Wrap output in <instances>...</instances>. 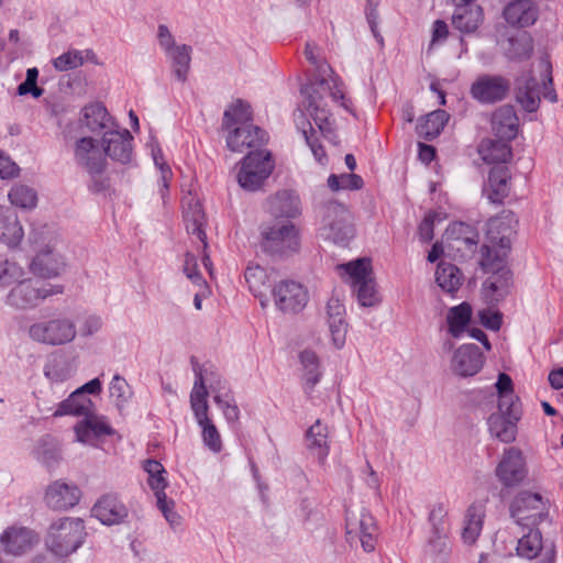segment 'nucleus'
<instances>
[{
	"label": "nucleus",
	"mask_w": 563,
	"mask_h": 563,
	"mask_svg": "<svg viewBox=\"0 0 563 563\" xmlns=\"http://www.w3.org/2000/svg\"><path fill=\"white\" fill-rule=\"evenodd\" d=\"M306 445L309 452L318 459L320 464H324L329 452V429L320 419L307 430Z\"/></svg>",
	"instance_id": "c756f323"
},
{
	"label": "nucleus",
	"mask_w": 563,
	"mask_h": 563,
	"mask_svg": "<svg viewBox=\"0 0 563 563\" xmlns=\"http://www.w3.org/2000/svg\"><path fill=\"white\" fill-rule=\"evenodd\" d=\"M533 52V40L530 34L522 33L509 38L507 56L510 59L522 60L531 56Z\"/></svg>",
	"instance_id": "8fccbe9b"
},
{
	"label": "nucleus",
	"mask_w": 563,
	"mask_h": 563,
	"mask_svg": "<svg viewBox=\"0 0 563 563\" xmlns=\"http://www.w3.org/2000/svg\"><path fill=\"white\" fill-rule=\"evenodd\" d=\"M345 529L346 541L351 547L360 542L365 552L375 550L377 526L368 511L362 510L358 515L347 512Z\"/></svg>",
	"instance_id": "f8f14e48"
},
{
	"label": "nucleus",
	"mask_w": 563,
	"mask_h": 563,
	"mask_svg": "<svg viewBox=\"0 0 563 563\" xmlns=\"http://www.w3.org/2000/svg\"><path fill=\"white\" fill-rule=\"evenodd\" d=\"M528 533L523 534L517 544V554L528 560L534 559L542 550V536L534 527L527 528Z\"/></svg>",
	"instance_id": "49530a36"
},
{
	"label": "nucleus",
	"mask_w": 563,
	"mask_h": 563,
	"mask_svg": "<svg viewBox=\"0 0 563 563\" xmlns=\"http://www.w3.org/2000/svg\"><path fill=\"white\" fill-rule=\"evenodd\" d=\"M184 221L187 232L191 235H196L202 243L203 251H206L208 246L207 234L205 231L206 217L202 207L198 201L189 203L184 210Z\"/></svg>",
	"instance_id": "e433bc0d"
},
{
	"label": "nucleus",
	"mask_w": 563,
	"mask_h": 563,
	"mask_svg": "<svg viewBox=\"0 0 563 563\" xmlns=\"http://www.w3.org/2000/svg\"><path fill=\"white\" fill-rule=\"evenodd\" d=\"M481 266L486 273L492 275L484 283V287L489 291L492 300L499 301L510 291L512 285V273L507 266V256L492 255V250L487 245L481 249Z\"/></svg>",
	"instance_id": "20e7f679"
},
{
	"label": "nucleus",
	"mask_w": 563,
	"mask_h": 563,
	"mask_svg": "<svg viewBox=\"0 0 563 563\" xmlns=\"http://www.w3.org/2000/svg\"><path fill=\"white\" fill-rule=\"evenodd\" d=\"M77 331L73 320L68 318H55L32 324L29 335L36 342L56 346L71 342Z\"/></svg>",
	"instance_id": "9d476101"
},
{
	"label": "nucleus",
	"mask_w": 563,
	"mask_h": 563,
	"mask_svg": "<svg viewBox=\"0 0 563 563\" xmlns=\"http://www.w3.org/2000/svg\"><path fill=\"white\" fill-rule=\"evenodd\" d=\"M261 250L275 257H288L300 251V229L289 220H271L260 227Z\"/></svg>",
	"instance_id": "f257e3e1"
},
{
	"label": "nucleus",
	"mask_w": 563,
	"mask_h": 563,
	"mask_svg": "<svg viewBox=\"0 0 563 563\" xmlns=\"http://www.w3.org/2000/svg\"><path fill=\"white\" fill-rule=\"evenodd\" d=\"M503 16L511 27H529L538 21L539 7L532 0H514L504 8Z\"/></svg>",
	"instance_id": "412c9836"
},
{
	"label": "nucleus",
	"mask_w": 563,
	"mask_h": 563,
	"mask_svg": "<svg viewBox=\"0 0 563 563\" xmlns=\"http://www.w3.org/2000/svg\"><path fill=\"white\" fill-rule=\"evenodd\" d=\"M517 224L518 219L510 210H504L487 221L486 238L489 244L486 245L490 247L492 255L508 256Z\"/></svg>",
	"instance_id": "6e6552de"
},
{
	"label": "nucleus",
	"mask_w": 563,
	"mask_h": 563,
	"mask_svg": "<svg viewBox=\"0 0 563 563\" xmlns=\"http://www.w3.org/2000/svg\"><path fill=\"white\" fill-rule=\"evenodd\" d=\"M190 362L192 365V371L196 376L195 383L198 380V377L201 378L203 389L207 393V396L209 395L208 388L214 395L222 394L228 389L227 382L221 377V375L216 371V368L212 365L201 366L197 362V358L195 356H191Z\"/></svg>",
	"instance_id": "c9c22d12"
},
{
	"label": "nucleus",
	"mask_w": 563,
	"mask_h": 563,
	"mask_svg": "<svg viewBox=\"0 0 563 563\" xmlns=\"http://www.w3.org/2000/svg\"><path fill=\"white\" fill-rule=\"evenodd\" d=\"M34 453L36 460L48 470L55 468L60 461L58 444L48 435L37 442Z\"/></svg>",
	"instance_id": "37998d69"
},
{
	"label": "nucleus",
	"mask_w": 563,
	"mask_h": 563,
	"mask_svg": "<svg viewBox=\"0 0 563 563\" xmlns=\"http://www.w3.org/2000/svg\"><path fill=\"white\" fill-rule=\"evenodd\" d=\"M133 137L128 130L108 131L102 136L104 155L121 164H128L132 158Z\"/></svg>",
	"instance_id": "b1692460"
},
{
	"label": "nucleus",
	"mask_w": 563,
	"mask_h": 563,
	"mask_svg": "<svg viewBox=\"0 0 563 563\" xmlns=\"http://www.w3.org/2000/svg\"><path fill=\"white\" fill-rule=\"evenodd\" d=\"M91 411H96V406L92 400L89 397H84L80 391L75 390L68 398L59 402L53 416H75L85 418L91 413Z\"/></svg>",
	"instance_id": "f704fd0d"
},
{
	"label": "nucleus",
	"mask_w": 563,
	"mask_h": 563,
	"mask_svg": "<svg viewBox=\"0 0 563 563\" xmlns=\"http://www.w3.org/2000/svg\"><path fill=\"white\" fill-rule=\"evenodd\" d=\"M274 168L275 162L269 151H251L241 161L236 180L244 190L256 191L262 188Z\"/></svg>",
	"instance_id": "39448f33"
},
{
	"label": "nucleus",
	"mask_w": 563,
	"mask_h": 563,
	"mask_svg": "<svg viewBox=\"0 0 563 563\" xmlns=\"http://www.w3.org/2000/svg\"><path fill=\"white\" fill-rule=\"evenodd\" d=\"M253 123V110L249 102L236 99L224 110L221 129L229 131Z\"/></svg>",
	"instance_id": "2f4dec72"
},
{
	"label": "nucleus",
	"mask_w": 563,
	"mask_h": 563,
	"mask_svg": "<svg viewBox=\"0 0 563 563\" xmlns=\"http://www.w3.org/2000/svg\"><path fill=\"white\" fill-rule=\"evenodd\" d=\"M510 141L494 139H484L478 145V154L487 164L501 165L512 158Z\"/></svg>",
	"instance_id": "473e14b6"
},
{
	"label": "nucleus",
	"mask_w": 563,
	"mask_h": 563,
	"mask_svg": "<svg viewBox=\"0 0 563 563\" xmlns=\"http://www.w3.org/2000/svg\"><path fill=\"white\" fill-rule=\"evenodd\" d=\"M244 276L250 290L255 296L262 294L264 288H271L266 271L261 266L247 267Z\"/></svg>",
	"instance_id": "4d7b16f0"
},
{
	"label": "nucleus",
	"mask_w": 563,
	"mask_h": 563,
	"mask_svg": "<svg viewBox=\"0 0 563 563\" xmlns=\"http://www.w3.org/2000/svg\"><path fill=\"white\" fill-rule=\"evenodd\" d=\"M472 318V307L467 302H462L459 306L452 307L448 311L446 321L449 324V332L453 338H460L465 331Z\"/></svg>",
	"instance_id": "79ce46f5"
},
{
	"label": "nucleus",
	"mask_w": 563,
	"mask_h": 563,
	"mask_svg": "<svg viewBox=\"0 0 563 563\" xmlns=\"http://www.w3.org/2000/svg\"><path fill=\"white\" fill-rule=\"evenodd\" d=\"M8 197L13 206L21 209L31 210L37 205L36 191L26 185L15 184L9 191Z\"/></svg>",
	"instance_id": "09e8293b"
},
{
	"label": "nucleus",
	"mask_w": 563,
	"mask_h": 563,
	"mask_svg": "<svg viewBox=\"0 0 563 563\" xmlns=\"http://www.w3.org/2000/svg\"><path fill=\"white\" fill-rule=\"evenodd\" d=\"M424 552L434 559L446 556L450 552L449 533L430 532Z\"/></svg>",
	"instance_id": "5fc2aeb1"
},
{
	"label": "nucleus",
	"mask_w": 563,
	"mask_h": 563,
	"mask_svg": "<svg viewBox=\"0 0 563 563\" xmlns=\"http://www.w3.org/2000/svg\"><path fill=\"white\" fill-rule=\"evenodd\" d=\"M85 57L81 51L69 49L53 59V66L58 71L76 69L84 65Z\"/></svg>",
	"instance_id": "bf43d9fd"
},
{
	"label": "nucleus",
	"mask_w": 563,
	"mask_h": 563,
	"mask_svg": "<svg viewBox=\"0 0 563 563\" xmlns=\"http://www.w3.org/2000/svg\"><path fill=\"white\" fill-rule=\"evenodd\" d=\"M325 87L330 89L328 80L322 78L317 82L312 84L310 87L301 89V93L306 95L307 110H311V108L322 106V96L320 93V89H324Z\"/></svg>",
	"instance_id": "338daca9"
},
{
	"label": "nucleus",
	"mask_w": 563,
	"mask_h": 563,
	"mask_svg": "<svg viewBox=\"0 0 563 563\" xmlns=\"http://www.w3.org/2000/svg\"><path fill=\"white\" fill-rule=\"evenodd\" d=\"M299 361L302 366L306 388L311 391L322 376L320 360L314 351L307 349L300 352Z\"/></svg>",
	"instance_id": "58836bf2"
},
{
	"label": "nucleus",
	"mask_w": 563,
	"mask_h": 563,
	"mask_svg": "<svg viewBox=\"0 0 563 563\" xmlns=\"http://www.w3.org/2000/svg\"><path fill=\"white\" fill-rule=\"evenodd\" d=\"M7 553L21 555L32 549L37 542L36 534L27 528H9L1 538Z\"/></svg>",
	"instance_id": "c85d7f7f"
},
{
	"label": "nucleus",
	"mask_w": 563,
	"mask_h": 563,
	"mask_svg": "<svg viewBox=\"0 0 563 563\" xmlns=\"http://www.w3.org/2000/svg\"><path fill=\"white\" fill-rule=\"evenodd\" d=\"M18 282L7 296V303L15 309L34 308L45 298L64 291L63 286L59 285H40L32 279Z\"/></svg>",
	"instance_id": "1a4fd4ad"
},
{
	"label": "nucleus",
	"mask_w": 563,
	"mask_h": 563,
	"mask_svg": "<svg viewBox=\"0 0 563 563\" xmlns=\"http://www.w3.org/2000/svg\"><path fill=\"white\" fill-rule=\"evenodd\" d=\"M510 516L518 526L530 528L543 521L548 512L540 494L520 492L510 505Z\"/></svg>",
	"instance_id": "9b49d317"
},
{
	"label": "nucleus",
	"mask_w": 563,
	"mask_h": 563,
	"mask_svg": "<svg viewBox=\"0 0 563 563\" xmlns=\"http://www.w3.org/2000/svg\"><path fill=\"white\" fill-rule=\"evenodd\" d=\"M38 69L36 67L26 70V78L18 86V95L25 96L32 95L34 98H40L44 93V89L37 86Z\"/></svg>",
	"instance_id": "680f3d73"
},
{
	"label": "nucleus",
	"mask_w": 563,
	"mask_h": 563,
	"mask_svg": "<svg viewBox=\"0 0 563 563\" xmlns=\"http://www.w3.org/2000/svg\"><path fill=\"white\" fill-rule=\"evenodd\" d=\"M80 490L76 485L56 481L48 485L44 500L54 510H67L79 503Z\"/></svg>",
	"instance_id": "393cba45"
},
{
	"label": "nucleus",
	"mask_w": 563,
	"mask_h": 563,
	"mask_svg": "<svg viewBox=\"0 0 563 563\" xmlns=\"http://www.w3.org/2000/svg\"><path fill=\"white\" fill-rule=\"evenodd\" d=\"M225 132L227 147L231 152L242 153L245 150L261 151L260 147L268 142L267 132L253 123Z\"/></svg>",
	"instance_id": "4468645a"
},
{
	"label": "nucleus",
	"mask_w": 563,
	"mask_h": 563,
	"mask_svg": "<svg viewBox=\"0 0 563 563\" xmlns=\"http://www.w3.org/2000/svg\"><path fill=\"white\" fill-rule=\"evenodd\" d=\"M352 280V285L373 278L371 260L366 257L357 258L341 265Z\"/></svg>",
	"instance_id": "3c124183"
},
{
	"label": "nucleus",
	"mask_w": 563,
	"mask_h": 563,
	"mask_svg": "<svg viewBox=\"0 0 563 563\" xmlns=\"http://www.w3.org/2000/svg\"><path fill=\"white\" fill-rule=\"evenodd\" d=\"M30 268L34 275L43 278L56 277L64 268L62 257L51 249L41 251L32 260Z\"/></svg>",
	"instance_id": "72a5a7b5"
},
{
	"label": "nucleus",
	"mask_w": 563,
	"mask_h": 563,
	"mask_svg": "<svg viewBox=\"0 0 563 563\" xmlns=\"http://www.w3.org/2000/svg\"><path fill=\"white\" fill-rule=\"evenodd\" d=\"M268 212L273 220H289L301 214L299 196L292 190H282L268 198Z\"/></svg>",
	"instance_id": "5701e85b"
},
{
	"label": "nucleus",
	"mask_w": 563,
	"mask_h": 563,
	"mask_svg": "<svg viewBox=\"0 0 563 563\" xmlns=\"http://www.w3.org/2000/svg\"><path fill=\"white\" fill-rule=\"evenodd\" d=\"M24 275L23 268L15 262L3 261L0 262V286H9L16 280L21 279Z\"/></svg>",
	"instance_id": "052dcab7"
},
{
	"label": "nucleus",
	"mask_w": 563,
	"mask_h": 563,
	"mask_svg": "<svg viewBox=\"0 0 563 563\" xmlns=\"http://www.w3.org/2000/svg\"><path fill=\"white\" fill-rule=\"evenodd\" d=\"M328 323L334 346L341 349L345 343L347 332V323L344 316L328 319Z\"/></svg>",
	"instance_id": "69168bd1"
},
{
	"label": "nucleus",
	"mask_w": 563,
	"mask_h": 563,
	"mask_svg": "<svg viewBox=\"0 0 563 563\" xmlns=\"http://www.w3.org/2000/svg\"><path fill=\"white\" fill-rule=\"evenodd\" d=\"M92 516L107 526L120 525L129 516L126 506L114 494L101 496L91 509Z\"/></svg>",
	"instance_id": "aec40b11"
},
{
	"label": "nucleus",
	"mask_w": 563,
	"mask_h": 563,
	"mask_svg": "<svg viewBox=\"0 0 563 563\" xmlns=\"http://www.w3.org/2000/svg\"><path fill=\"white\" fill-rule=\"evenodd\" d=\"M449 114L444 110H434L417 125V132L428 141L435 139L444 129Z\"/></svg>",
	"instance_id": "ea45409f"
},
{
	"label": "nucleus",
	"mask_w": 563,
	"mask_h": 563,
	"mask_svg": "<svg viewBox=\"0 0 563 563\" xmlns=\"http://www.w3.org/2000/svg\"><path fill=\"white\" fill-rule=\"evenodd\" d=\"M379 1L380 0H366L365 15L374 37L380 45H383L384 38L377 30Z\"/></svg>",
	"instance_id": "774afa93"
},
{
	"label": "nucleus",
	"mask_w": 563,
	"mask_h": 563,
	"mask_svg": "<svg viewBox=\"0 0 563 563\" xmlns=\"http://www.w3.org/2000/svg\"><path fill=\"white\" fill-rule=\"evenodd\" d=\"M519 119L511 106L496 109L492 115V130L494 134L506 141L514 140L518 134Z\"/></svg>",
	"instance_id": "cd10ccee"
},
{
	"label": "nucleus",
	"mask_w": 563,
	"mask_h": 563,
	"mask_svg": "<svg viewBox=\"0 0 563 563\" xmlns=\"http://www.w3.org/2000/svg\"><path fill=\"white\" fill-rule=\"evenodd\" d=\"M190 407L198 426L201 428V438L203 444L213 453H220L223 444L219 430L213 421L209 418V405L207 401V393L203 389L202 380L194 383L190 393Z\"/></svg>",
	"instance_id": "423d86ee"
},
{
	"label": "nucleus",
	"mask_w": 563,
	"mask_h": 563,
	"mask_svg": "<svg viewBox=\"0 0 563 563\" xmlns=\"http://www.w3.org/2000/svg\"><path fill=\"white\" fill-rule=\"evenodd\" d=\"M24 236L18 214L10 208L0 207V242L15 247Z\"/></svg>",
	"instance_id": "7c9ffc66"
},
{
	"label": "nucleus",
	"mask_w": 563,
	"mask_h": 563,
	"mask_svg": "<svg viewBox=\"0 0 563 563\" xmlns=\"http://www.w3.org/2000/svg\"><path fill=\"white\" fill-rule=\"evenodd\" d=\"M463 280V274L457 266L452 263L440 262L435 271V282L442 290L453 294Z\"/></svg>",
	"instance_id": "4c0bfd02"
},
{
	"label": "nucleus",
	"mask_w": 563,
	"mask_h": 563,
	"mask_svg": "<svg viewBox=\"0 0 563 563\" xmlns=\"http://www.w3.org/2000/svg\"><path fill=\"white\" fill-rule=\"evenodd\" d=\"M173 62L174 76L178 81L185 82L190 68L191 62V47L183 44L175 46L167 53Z\"/></svg>",
	"instance_id": "a18cd8bd"
},
{
	"label": "nucleus",
	"mask_w": 563,
	"mask_h": 563,
	"mask_svg": "<svg viewBox=\"0 0 563 563\" xmlns=\"http://www.w3.org/2000/svg\"><path fill=\"white\" fill-rule=\"evenodd\" d=\"M320 212L321 230L327 239L336 244H345L354 236L351 214L343 203L330 200L322 205Z\"/></svg>",
	"instance_id": "0eeeda50"
},
{
	"label": "nucleus",
	"mask_w": 563,
	"mask_h": 563,
	"mask_svg": "<svg viewBox=\"0 0 563 563\" xmlns=\"http://www.w3.org/2000/svg\"><path fill=\"white\" fill-rule=\"evenodd\" d=\"M353 287L356 291L357 300L361 306L373 307L379 302V296L376 290L374 278L362 282Z\"/></svg>",
	"instance_id": "13d9d810"
},
{
	"label": "nucleus",
	"mask_w": 563,
	"mask_h": 563,
	"mask_svg": "<svg viewBox=\"0 0 563 563\" xmlns=\"http://www.w3.org/2000/svg\"><path fill=\"white\" fill-rule=\"evenodd\" d=\"M496 476L507 487L517 485L525 478V461L519 449L511 446L505 450L496 467Z\"/></svg>",
	"instance_id": "6ab92c4d"
},
{
	"label": "nucleus",
	"mask_w": 563,
	"mask_h": 563,
	"mask_svg": "<svg viewBox=\"0 0 563 563\" xmlns=\"http://www.w3.org/2000/svg\"><path fill=\"white\" fill-rule=\"evenodd\" d=\"M276 307L283 312L296 313L301 311L309 299L303 285L295 280H282L273 289Z\"/></svg>",
	"instance_id": "ddd939ff"
},
{
	"label": "nucleus",
	"mask_w": 563,
	"mask_h": 563,
	"mask_svg": "<svg viewBox=\"0 0 563 563\" xmlns=\"http://www.w3.org/2000/svg\"><path fill=\"white\" fill-rule=\"evenodd\" d=\"M430 532L449 533L450 523L448 520V510L442 503L432 506L429 512Z\"/></svg>",
	"instance_id": "6e6d98bb"
},
{
	"label": "nucleus",
	"mask_w": 563,
	"mask_h": 563,
	"mask_svg": "<svg viewBox=\"0 0 563 563\" xmlns=\"http://www.w3.org/2000/svg\"><path fill=\"white\" fill-rule=\"evenodd\" d=\"M84 124L91 131L98 132L108 126L109 114L101 103H92L82 109Z\"/></svg>",
	"instance_id": "de8ad7c7"
},
{
	"label": "nucleus",
	"mask_w": 563,
	"mask_h": 563,
	"mask_svg": "<svg viewBox=\"0 0 563 563\" xmlns=\"http://www.w3.org/2000/svg\"><path fill=\"white\" fill-rule=\"evenodd\" d=\"M144 471L148 474L147 484L154 492L156 498L164 497L165 488L168 483L164 474L166 473L163 464L156 460H146L144 462Z\"/></svg>",
	"instance_id": "c03bdc74"
},
{
	"label": "nucleus",
	"mask_w": 563,
	"mask_h": 563,
	"mask_svg": "<svg viewBox=\"0 0 563 563\" xmlns=\"http://www.w3.org/2000/svg\"><path fill=\"white\" fill-rule=\"evenodd\" d=\"M514 385L509 375L500 373L496 383L499 400L498 408H506V406H520L519 398L514 394Z\"/></svg>",
	"instance_id": "603ef678"
},
{
	"label": "nucleus",
	"mask_w": 563,
	"mask_h": 563,
	"mask_svg": "<svg viewBox=\"0 0 563 563\" xmlns=\"http://www.w3.org/2000/svg\"><path fill=\"white\" fill-rule=\"evenodd\" d=\"M510 90V81L498 75L479 76L471 86V95L481 103L504 100Z\"/></svg>",
	"instance_id": "2eb2a0df"
},
{
	"label": "nucleus",
	"mask_w": 563,
	"mask_h": 563,
	"mask_svg": "<svg viewBox=\"0 0 563 563\" xmlns=\"http://www.w3.org/2000/svg\"><path fill=\"white\" fill-rule=\"evenodd\" d=\"M520 406H506L498 408V412L492 413L487 420L489 432L504 443L516 440L517 422L520 419Z\"/></svg>",
	"instance_id": "dca6fc26"
},
{
	"label": "nucleus",
	"mask_w": 563,
	"mask_h": 563,
	"mask_svg": "<svg viewBox=\"0 0 563 563\" xmlns=\"http://www.w3.org/2000/svg\"><path fill=\"white\" fill-rule=\"evenodd\" d=\"M539 66L541 68V80H538L530 74L522 75L517 80L516 100L527 112H536L539 109L541 95L551 102H556L558 100L556 92L552 87L551 63L543 58L540 60Z\"/></svg>",
	"instance_id": "f03ea898"
},
{
	"label": "nucleus",
	"mask_w": 563,
	"mask_h": 563,
	"mask_svg": "<svg viewBox=\"0 0 563 563\" xmlns=\"http://www.w3.org/2000/svg\"><path fill=\"white\" fill-rule=\"evenodd\" d=\"M454 5L452 25L462 34L475 33L484 21L483 8L474 0L451 1Z\"/></svg>",
	"instance_id": "f3484780"
},
{
	"label": "nucleus",
	"mask_w": 563,
	"mask_h": 563,
	"mask_svg": "<svg viewBox=\"0 0 563 563\" xmlns=\"http://www.w3.org/2000/svg\"><path fill=\"white\" fill-rule=\"evenodd\" d=\"M510 170L506 165H495L489 170L483 194L492 203H503L510 192Z\"/></svg>",
	"instance_id": "a878e982"
},
{
	"label": "nucleus",
	"mask_w": 563,
	"mask_h": 563,
	"mask_svg": "<svg viewBox=\"0 0 563 563\" xmlns=\"http://www.w3.org/2000/svg\"><path fill=\"white\" fill-rule=\"evenodd\" d=\"M86 534L82 519L64 517L51 525L46 545L54 554L67 556L84 543Z\"/></svg>",
	"instance_id": "7ed1b4c3"
},
{
	"label": "nucleus",
	"mask_w": 563,
	"mask_h": 563,
	"mask_svg": "<svg viewBox=\"0 0 563 563\" xmlns=\"http://www.w3.org/2000/svg\"><path fill=\"white\" fill-rule=\"evenodd\" d=\"M364 181L360 175L350 174H331L328 178V187L332 191L339 190H358L363 187Z\"/></svg>",
	"instance_id": "864d4df0"
},
{
	"label": "nucleus",
	"mask_w": 563,
	"mask_h": 563,
	"mask_svg": "<svg viewBox=\"0 0 563 563\" xmlns=\"http://www.w3.org/2000/svg\"><path fill=\"white\" fill-rule=\"evenodd\" d=\"M76 164L87 173L104 172L107 159L92 137L77 140L74 150Z\"/></svg>",
	"instance_id": "a211bd4d"
},
{
	"label": "nucleus",
	"mask_w": 563,
	"mask_h": 563,
	"mask_svg": "<svg viewBox=\"0 0 563 563\" xmlns=\"http://www.w3.org/2000/svg\"><path fill=\"white\" fill-rule=\"evenodd\" d=\"M452 233H456V241L462 242L471 251L475 249L479 241L478 233L468 224L459 222L452 227Z\"/></svg>",
	"instance_id": "e2e57ef3"
},
{
	"label": "nucleus",
	"mask_w": 563,
	"mask_h": 563,
	"mask_svg": "<svg viewBox=\"0 0 563 563\" xmlns=\"http://www.w3.org/2000/svg\"><path fill=\"white\" fill-rule=\"evenodd\" d=\"M312 117L314 123L318 125L320 132L324 136H329L333 133V122L331 120L330 112L323 108L322 106H318L311 108V110H307Z\"/></svg>",
	"instance_id": "0e129e2a"
},
{
	"label": "nucleus",
	"mask_w": 563,
	"mask_h": 563,
	"mask_svg": "<svg viewBox=\"0 0 563 563\" xmlns=\"http://www.w3.org/2000/svg\"><path fill=\"white\" fill-rule=\"evenodd\" d=\"M484 509L481 505H471L465 515L462 539L466 544H473L483 528Z\"/></svg>",
	"instance_id": "a19ab883"
},
{
	"label": "nucleus",
	"mask_w": 563,
	"mask_h": 563,
	"mask_svg": "<svg viewBox=\"0 0 563 563\" xmlns=\"http://www.w3.org/2000/svg\"><path fill=\"white\" fill-rule=\"evenodd\" d=\"M74 431L76 440L81 443H88L90 440L103 435H113L115 432L107 417L97 415L96 411H91L82 420L78 421L74 427Z\"/></svg>",
	"instance_id": "bb28decb"
},
{
	"label": "nucleus",
	"mask_w": 563,
	"mask_h": 563,
	"mask_svg": "<svg viewBox=\"0 0 563 563\" xmlns=\"http://www.w3.org/2000/svg\"><path fill=\"white\" fill-rule=\"evenodd\" d=\"M484 364V355L476 344H463L453 355L452 369L462 377L473 376Z\"/></svg>",
	"instance_id": "4be33fe9"
}]
</instances>
